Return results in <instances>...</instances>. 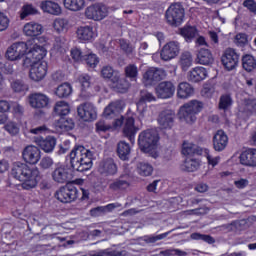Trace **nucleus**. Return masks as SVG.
<instances>
[{
  "instance_id": "c85d7f7f",
  "label": "nucleus",
  "mask_w": 256,
  "mask_h": 256,
  "mask_svg": "<svg viewBox=\"0 0 256 256\" xmlns=\"http://www.w3.org/2000/svg\"><path fill=\"white\" fill-rule=\"evenodd\" d=\"M193 93H195V89L187 82H182L177 87V97L179 99H189Z\"/></svg>"
},
{
  "instance_id": "338daca9",
  "label": "nucleus",
  "mask_w": 256,
  "mask_h": 256,
  "mask_svg": "<svg viewBox=\"0 0 256 256\" xmlns=\"http://www.w3.org/2000/svg\"><path fill=\"white\" fill-rule=\"evenodd\" d=\"M37 63L32 56H29L28 52L26 53L25 58L23 59V67H33Z\"/></svg>"
},
{
  "instance_id": "680f3d73",
  "label": "nucleus",
  "mask_w": 256,
  "mask_h": 256,
  "mask_svg": "<svg viewBox=\"0 0 256 256\" xmlns=\"http://www.w3.org/2000/svg\"><path fill=\"white\" fill-rule=\"evenodd\" d=\"M53 163V158L45 156L41 159L39 166L41 167V169L47 170L53 167Z\"/></svg>"
},
{
  "instance_id": "6e6d98bb",
  "label": "nucleus",
  "mask_w": 256,
  "mask_h": 256,
  "mask_svg": "<svg viewBox=\"0 0 256 256\" xmlns=\"http://www.w3.org/2000/svg\"><path fill=\"white\" fill-rule=\"evenodd\" d=\"M169 233L170 232H166L156 236H144L142 238V241H145L146 243H157V241H161V239H165L167 235H169Z\"/></svg>"
},
{
  "instance_id": "79ce46f5",
  "label": "nucleus",
  "mask_w": 256,
  "mask_h": 256,
  "mask_svg": "<svg viewBox=\"0 0 256 256\" xmlns=\"http://www.w3.org/2000/svg\"><path fill=\"white\" fill-rule=\"evenodd\" d=\"M242 67L247 71V73H251L256 68V60L252 55H245L242 58Z\"/></svg>"
},
{
  "instance_id": "f03ea898",
  "label": "nucleus",
  "mask_w": 256,
  "mask_h": 256,
  "mask_svg": "<svg viewBox=\"0 0 256 256\" xmlns=\"http://www.w3.org/2000/svg\"><path fill=\"white\" fill-rule=\"evenodd\" d=\"M95 154L85 148L83 145H78L70 152V163L75 171L83 173V171H89L93 167V160Z\"/></svg>"
},
{
  "instance_id": "20e7f679",
  "label": "nucleus",
  "mask_w": 256,
  "mask_h": 256,
  "mask_svg": "<svg viewBox=\"0 0 256 256\" xmlns=\"http://www.w3.org/2000/svg\"><path fill=\"white\" fill-rule=\"evenodd\" d=\"M123 172L118 178L112 180L108 185V189L112 193H127L131 189V183H133V175L127 164L123 165Z\"/></svg>"
},
{
  "instance_id": "4be33fe9",
  "label": "nucleus",
  "mask_w": 256,
  "mask_h": 256,
  "mask_svg": "<svg viewBox=\"0 0 256 256\" xmlns=\"http://www.w3.org/2000/svg\"><path fill=\"white\" fill-rule=\"evenodd\" d=\"M28 99L30 107H33V109H44L49 105V97L43 93L30 94Z\"/></svg>"
},
{
  "instance_id": "c756f323",
  "label": "nucleus",
  "mask_w": 256,
  "mask_h": 256,
  "mask_svg": "<svg viewBox=\"0 0 256 256\" xmlns=\"http://www.w3.org/2000/svg\"><path fill=\"white\" fill-rule=\"evenodd\" d=\"M207 77V70L203 67H196L190 72H188V81L192 83H199Z\"/></svg>"
},
{
  "instance_id": "0e129e2a",
  "label": "nucleus",
  "mask_w": 256,
  "mask_h": 256,
  "mask_svg": "<svg viewBox=\"0 0 256 256\" xmlns=\"http://www.w3.org/2000/svg\"><path fill=\"white\" fill-rule=\"evenodd\" d=\"M78 81L81 83L83 89H89L91 87V77L87 74L80 75Z\"/></svg>"
},
{
  "instance_id": "69168bd1",
  "label": "nucleus",
  "mask_w": 256,
  "mask_h": 256,
  "mask_svg": "<svg viewBox=\"0 0 256 256\" xmlns=\"http://www.w3.org/2000/svg\"><path fill=\"white\" fill-rule=\"evenodd\" d=\"M71 56L74 59V61H83V59L85 58L83 52H81V50L78 48H74L71 50Z\"/></svg>"
},
{
  "instance_id": "13d9d810",
  "label": "nucleus",
  "mask_w": 256,
  "mask_h": 256,
  "mask_svg": "<svg viewBox=\"0 0 256 256\" xmlns=\"http://www.w3.org/2000/svg\"><path fill=\"white\" fill-rule=\"evenodd\" d=\"M101 75L104 79H111L114 78L115 75H118L115 70H113V67L111 66H104L101 70Z\"/></svg>"
},
{
  "instance_id": "393cba45",
  "label": "nucleus",
  "mask_w": 256,
  "mask_h": 256,
  "mask_svg": "<svg viewBox=\"0 0 256 256\" xmlns=\"http://www.w3.org/2000/svg\"><path fill=\"white\" fill-rule=\"evenodd\" d=\"M151 101H155V96L151 92L142 90L140 92V99L137 103V109L140 112V115H143L144 111H146V103H151Z\"/></svg>"
},
{
  "instance_id": "cd10ccee",
  "label": "nucleus",
  "mask_w": 256,
  "mask_h": 256,
  "mask_svg": "<svg viewBox=\"0 0 256 256\" xmlns=\"http://www.w3.org/2000/svg\"><path fill=\"white\" fill-rule=\"evenodd\" d=\"M40 7L44 13H49L50 15H61V6L51 0L42 1Z\"/></svg>"
},
{
  "instance_id": "ea45409f",
  "label": "nucleus",
  "mask_w": 256,
  "mask_h": 256,
  "mask_svg": "<svg viewBox=\"0 0 256 256\" xmlns=\"http://www.w3.org/2000/svg\"><path fill=\"white\" fill-rule=\"evenodd\" d=\"M55 93L60 99H65L73 93V87H71V84L69 83H63L57 87Z\"/></svg>"
},
{
  "instance_id": "2eb2a0df",
  "label": "nucleus",
  "mask_w": 256,
  "mask_h": 256,
  "mask_svg": "<svg viewBox=\"0 0 256 256\" xmlns=\"http://www.w3.org/2000/svg\"><path fill=\"white\" fill-rule=\"evenodd\" d=\"M22 157L25 163L37 165L41 159V150L37 146H26L22 152Z\"/></svg>"
},
{
  "instance_id": "c03bdc74",
  "label": "nucleus",
  "mask_w": 256,
  "mask_h": 256,
  "mask_svg": "<svg viewBox=\"0 0 256 256\" xmlns=\"http://www.w3.org/2000/svg\"><path fill=\"white\" fill-rule=\"evenodd\" d=\"M4 130H6L12 137H15V135H19V124L12 120H6L4 122Z\"/></svg>"
},
{
  "instance_id": "e2e57ef3",
  "label": "nucleus",
  "mask_w": 256,
  "mask_h": 256,
  "mask_svg": "<svg viewBox=\"0 0 256 256\" xmlns=\"http://www.w3.org/2000/svg\"><path fill=\"white\" fill-rule=\"evenodd\" d=\"M119 45L122 51L126 53V55H131V53H133V46L129 44L127 40L125 39L119 40Z\"/></svg>"
},
{
  "instance_id": "39448f33",
  "label": "nucleus",
  "mask_w": 256,
  "mask_h": 256,
  "mask_svg": "<svg viewBox=\"0 0 256 256\" xmlns=\"http://www.w3.org/2000/svg\"><path fill=\"white\" fill-rule=\"evenodd\" d=\"M201 111H203V102L191 100L180 108V119L189 125H193V123L197 121V115L201 113Z\"/></svg>"
},
{
  "instance_id": "5701e85b",
  "label": "nucleus",
  "mask_w": 256,
  "mask_h": 256,
  "mask_svg": "<svg viewBox=\"0 0 256 256\" xmlns=\"http://www.w3.org/2000/svg\"><path fill=\"white\" fill-rule=\"evenodd\" d=\"M229 143V137L223 130H218L213 137V147L215 151H224Z\"/></svg>"
},
{
  "instance_id": "7c9ffc66",
  "label": "nucleus",
  "mask_w": 256,
  "mask_h": 256,
  "mask_svg": "<svg viewBox=\"0 0 256 256\" xmlns=\"http://www.w3.org/2000/svg\"><path fill=\"white\" fill-rule=\"evenodd\" d=\"M23 31L27 37H37L43 33V26L35 22H30L24 25Z\"/></svg>"
},
{
  "instance_id": "6e6552de",
  "label": "nucleus",
  "mask_w": 256,
  "mask_h": 256,
  "mask_svg": "<svg viewBox=\"0 0 256 256\" xmlns=\"http://www.w3.org/2000/svg\"><path fill=\"white\" fill-rule=\"evenodd\" d=\"M55 197L60 203H73L79 197V190L73 185H66L56 191Z\"/></svg>"
},
{
  "instance_id": "1a4fd4ad",
  "label": "nucleus",
  "mask_w": 256,
  "mask_h": 256,
  "mask_svg": "<svg viewBox=\"0 0 256 256\" xmlns=\"http://www.w3.org/2000/svg\"><path fill=\"white\" fill-rule=\"evenodd\" d=\"M167 77V71L163 68H149L143 75L145 85H155Z\"/></svg>"
},
{
  "instance_id": "f257e3e1",
  "label": "nucleus",
  "mask_w": 256,
  "mask_h": 256,
  "mask_svg": "<svg viewBox=\"0 0 256 256\" xmlns=\"http://www.w3.org/2000/svg\"><path fill=\"white\" fill-rule=\"evenodd\" d=\"M11 175L14 179L22 181V189L29 191V189H35L39 179H41V172L37 167H29L25 163L17 162L13 165Z\"/></svg>"
},
{
  "instance_id": "a18cd8bd",
  "label": "nucleus",
  "mask_w": 256,
  "mask_h": 256,
  "mask_svg": "<svg viewBox=\"0 0 256 256\" xmlns=\"http://www.w3.org/2000/svg\"><path fill=\"white\" fill-rule=\"evenodd\" d=\"M137 172L142 177H149L153 173V166L149 163L140 162L137 165Z\"/></svg>"
},
{
  "instance_id": "423d86ee",
  "label": "nucleus",
  "mask_w": 256,
  "mask_h": 256,
  "mask_svg": "<svg viewBox=\"0 0 256 256\" xmlns=\"http://www.w3.org/2000/svg\"><path fill=\"white\" fill-rule=\"evenodd\" d=\"M165 18L171 27H179L185 19V8L181 3H173L166 10Z\"/></svg>"
},
{
  "instance_id": "aec40b11",
  "label": "nucleus",
  "mask_w": 256,
  "mask_h": 256,
  "mask_svg": "<svg viewBox=\"0 0 256 256\" xmlns=\"http://www.w3.org/2000/svg\"><path fill=\"white\" fill-rule=\"evenodd\" d=\"M157 121L162 129H171L175 123V111L164 110L160 112Z\"/></svg>"
},
{
  "instance_id": "a211bd4d",
  "label": "nucleus",
  "mask_w": 256,
  "mask_h": 256,
  "mask_svg": "<svg viewBox=\"0 0 256 256\" xmlns=\"http://www.w3.org/2000/svg\"><path fill=\"white\" fill-rule=\"evenodd\" d=\"M47 75V63L45 61L36 62L30 69V79L32 81H43Z\"/></svg>"
},
{
  "instance_id": "0eeeda50",
  "label": "nucleus",
  "mask_w": 256,
  "mask_h": 256,
  "mask_svg": "<svg viewBox=\"0 0 256 256\" xmlns=\"http://www.w3.org/2000/svg\"><path fill=\"white\" fill-rule=\"evenodd\" d=\"M84 15L92 21H103L109 15V9L103 3H94L85 9Z\"/></svg>"
},
{
  "instance_id": "dca6fc26",
  "label": "nucleus",
  "mask_w": 256,
  "mask_h": 256,
  "mask_svg": "<svg viewBox=\"0 0 256 256\" xmlns=\"http://www.w3.org/2000/svg\"><path fill=\"white\" fill-rule=\"evenodd\" d=\"M156 95L159 99H171L175 95V85L171 81H163L156 87Z\"/></svg>"
},
{
  "instance_id": "9d476101",
  "label": "nucleus",
  "mask_w": 256,
  "mask_h": 256,
  "mask_svg": "<svg viewBox=\"0 0 256 256\" xmlns=\"http://www.w3.org/2000/svg\"><path fill=\"white\" fill-rule=\"evenodd\" d=\"M180 51L181 44L177 41H170L163 46L160 57L162 61H171V59H175L179 55Z\"/></svg>"
},
{
  "instance_id": "de8ad7c7",
  "label": "nucleus",
  "mask_w": 256,
  "mask_h": 256,
  "mask_svg": "<svg viewBox=\"0 0 256 256\" xmlns=\"http://www.w3.org/2000/svg\"><path fill=\"white\" fill-rule=\"evenodd\" d=\"M233 105V99L229 94H224L219 99V109L222 111H228V109Z\"/></svg>"
},
{
  "instance_id": "412c9836",
  "label": "nucleus",
  "mask_w": 256,
  "mask_h": 256,
  "mask_svg": "<svg viewBox=\"0 0 256 256\" xmlns=\"http://www.w3.org/2000/svg\"><path fill=\"white\" fill-rule=\"evenodd\" d=\"M35 143L44 151V153H53L56 145H57V138L54 136H48L46 138L37 137L35 138Z\"/></svg>"
},
{
  "instance_id": "052dcab7",
  "label": "nucleus",
  "mask_w": 256,
  "mask_h": 256,
  "mask_svg": "<svg viewBox=\"0 0 256 256\" xmlns=\"http://www.w3.org/2000/svg\"><path fill=\"white\" fill-rule=\"evenodd\" d=\"M10 22L9 17L5 13L0 12V31H7Z\"/></svg>"
},
{
  "instance_id": "4468645a",
  "label": "nucleus",
  "mask_w": 256,
  "mask_h": 256,
  "mask_svg": "<svg viewBox=\"0 0 256 256\" xmlns=\"http://www.w3.org/2000/svg\"><path fill=\"white\" fill-rule=\"evenodd\" d=\"M221 61L227 71H233L239 65V54L234 49L228 48L222 55Z\"/></svg>"
},
{
  "instance_id": "a19ab883",
  "label": "nucleus",
  "mask_w": 256,
  "mask_h": 256,
  "mask_svg": "<svg viewBox=\"0 0 256 256\" xmlns=\"http://www.w3.org/2000/svg\"><path fill=\"white\" fill-rule=\"evenodd\" d=\"M71 109L69 108V104L65 101H59L55 104L54 113L59 117H65L69 115Z\"/></svg>"
},
{
  "instance_id": "3c124183",
  "label": "nucleus",
  "mask_w": 256,
  "mask_h": 256,
  "mask_svg": "<svg viewBox=\"0 0 256 256\" xmlns=\"http://www.w3.org/2000/svg\"><path fill=\"white\" fill-rule=\"evenodd\" d=\"M11 89L15 93H22L23 91H28L29 86H27V84L23 83L22 80H14L11 82Z\"/></svg>"
},
{
  "instance_id": "ddd939ff",
  "label": "nucleus",
  "mask_w": 256,
  "mask_h": 256,
  "mask_svg": "<svg viewBox=\"0 0 256 256\" xmlns=\"http://www.w3.org/2000/svg\"><path fill=\"white\" fill-rule=\"evenodd\" d=\"M118 171L119 168L113 158L102 160L98 166V173L103 175V177H114V175H117Z\"/></svg>"
},
{
  "instance_id": "603ef678",
  "label": "nucleus",
  "mask_w": 256,
  "mask_h": 256,
  "mask_svg": "<svg viewBox=\"0 0 256 256\" xmlns=\"http://www.w3.org/2000/svg\"><path fill=\"white\" fill-rule=\"evenodd\" d=\"M65 47H67V39L63 36H57L54 40V49L56 51H60V53H63L65 51Z\"/></svg>"
},
{
  "instance_id": "6ab92c4d",
  "label": "nucleus",
  "mask_w": 256,
  "mask_h": 256,
  "mask_svg": "<svg viewBox=\"0 0 256 256\" xmlns=\"http://www.w3.org/2000/svg\"><path fill=\"white\" fill-rule=\"evenodd\" d=\"M121 111H123V101L115 100L105 107L103 116L105 119H115L119 117Z\"/></svg>"
},
{
  "instance_id": "f8f14e48",
  "label": "nucleus",
  "mask_w": 256,
  "mask_h": 256,
  "mask_svg": "<svg viewBox=\"0 0 256 256\" xmlns=\"http://www.w3.org/2000/svg\"><path fill=\"white\" fill-rule=\"evenodd\" d=\"M27 53V43L16 42L8 47L6 51V58L9 61H17Z\"/></svg>"
},
{
  "instance_id": "bb28decb",
  "label": "nucleus",
  "mask_w": 256,
  "mask_h": 256,
  "mask_svg": "<svg viewBox=\"0 0 256 256\" xmlns=\"http://www.w3.org/2000/svg\"><path fill=\"white\" fill-rule=\"evenodd\" d=\"M182 155L192 157V155H203V148L197 144L185 141L182 145Z\"/></svg>"
},
{
  "instance_id": "09e8293b",
  "label": "nucleus",
  "mask_w": 256,
  "mask_h": 256,
  "mask_svg": "<svg viewBox=\"0 0 256 256\" xmlns=\"http://www.w3.org/2000/svg\"><path fill=\"white\" fill-rule=\"evenodd\" d=\"M37 13H39V11L37 8L33 7V5H24L20 11V19H25L29 17V15H37Z\"/></svg>"
},
{
  "instance_id": "37998d69",
  "label": "nucleus",
  "mask_w": 256,
  "mask_h": 256,
  "mask_svg": "<svg viewBox=\"0 0 256 256\" xmlns=\"http://www.w3.org/2000/svg\"><path fill=\"white\" fill-rule=\"evenodd\" d=\"M56 127H59L62 131H71V129L75 127V124L72 119L61 116L60 119L57 120Z\"/></svg>"
},
{
  "instance_id": "2f4dec72",
  "label": "nucleus",
  "mask_w": 256,
  "mask_h": 256,
  "mask_svg": "<svg viewBox=\"0 0 256 256\" xmlns=\"http://www.w3.org/2000/svg\"><path fill=\"white\" fill-rule=\"evenodd\" d=\"M198 63L200 65H213L215 58H213V54L211 50L201 48L197 54Z\"/></svg>"
},
{
  "instance_id": "f704fd0d",
  "label": "nucleus",
  "mask_w": 256,
  "mask_h": 256,
  "mask_svg": "<svg viewBox=\"0 0 256 256\" xmlns=\"http://www.w3.org/2000/svg\"><path fill=\"white\" fill-rule=\"evenodd\" d=\"M65 9L68 11H83L85 9V0H63Z\"/></svg>"
},
{
  "instance_id": "f3484780",
  "label": "nucleus",
  "mask_w": 256,
  "mask_h": 256,
  "mask_svg": "<svg viewBox=\"0 0 256 256\" xmlns=\"http://www.w3.org/2000/svg\"><path fill=\"white\" fill-rule=\"evenodd\" d=\"M77 111L79 117L83 119V121H93L94 119H97V111L95 110V106L89 102L80 105Z\"/></svg>"
},
{
  "instance_id": "e433bc0d",
  "label": "nucleus",
  "mask_w": 256,
  "mask_h": 256,
  "mask_svg": "<svg viewBox=\"0 0 256 256\" xmlns=\"http://www.w3.org/2000/svg\"><path fill=\"white\" fill-rule=\"evenodd\" d=\"M29 57H32L36 62H41V59L47 55V50L41 45L35 44L29 51Z\"/></svg>"
},
{
  "instance_id": "4c0bfd02",
  "label": "nucleus",
  "mask_w": 256,
  "mask_h": 256,
  "mask_svg": "<svg viewBox=\"0 0 256 256\" xmlns=\"http://www.w3.org/2000/svg\"><path fill=\"white\" fill-rule=\"evenodd\" d=\"M201 167V162L195 158H186L184 163L181 165L182 171H186L187 173H193L197 171Z\"/></svg>"
},
{
  "instance_id": "b1692460",
  "label": "nucleus",
  "mask_w": 256,
  "mask_h": 256,
  "mask_svg": "<svg viewBox=\"0 0 256 256\" xmlns=\"http://www.w3.org/2000/svg\"><path fill=\"white\" fill-rule=\"evenodd\" d=\"M239 159L242 165H246L248 167H256V149H247L241 153Z\"/></svg>"
},
{
  "instance_id": "473e14b6",
  "label": "nucleus",
  "mask_w": 256,
  "mask_h": 256,
  "mask_svg": "<svg viewBox=\"0 0 256 256\" xmlns=\"http://www.w3.org/2000/svg\"><path fill=\"white\" fill-rule=\"evenodd\" d=\"M117 154L122 161H129V157L131 156V146L129 143L120 141L117 144Z\"/></svg>"
},
{
  "instance_id": "a878e982",
  "label": "nucleus",
  "mask_w": 256,
  "mask_h": 256,
  "mask_svg": "<svg viewBox=\"0 0 256 256\" xmlns=\"http://www.w3.org/2000/svg\"><path fill=\"white\" fill-rule=\"evenodd\" d=\"M123 133L125 137H128L129 141L133 143L135 141V134L137 133V127H135V119L128 117L125 121Z\"/></svg>"
},
{
  "instance_id": "58836bf2",
  "label": "nucleus",
  "mask_w": 256,
  "mask_h": 256,
  "mask_svg": "<svg viewBox=\"0 0 256 256\" xmlns=\"http://www.w3.org/2000/svg\"><path fill=\"white\" fill-rule=\"evenodd\" d=\"M112 81L113 83L116 82V85L114 87L116 91H118V93H127V90L129 89V87H131V84L129 83V81H127V79H119V75L117 74H115L114 78H112Z\"/></svg>"
},
{
  "instance_id": "c9c22d12",
  "label": "nucleus",
  "mask_w": 256,
  "mask_h": 256,
  "mask_svg": "<svg viewBox=\"0 0 256 256\" xmlns=\"http://www.w3.org/2000/svg\"><path fill=\"white\" fill-rule=\"evenodd\" d=\"M180 35L184 37L185 41L187 43H191L197 35H199V32L197 31V28L195 26H184L183 28L180 29Z\"/></svg>"
},
{
  "instance_id": "72a5a7b5",
  "label": "nucleus",
  "mask_w": 256,
  "mask_h": 256,
  "mask_svg": "<svg viewBox=\"0 0 256 256\" xmlns=\"http://www.w3.org/2000/svg\"><path fill=\"white\" fill-rule=\"evenodd\" d=\"M77 37L79 41H92L95 37V32H93V27L83 26L77 29Z\"/></svg>"
},
{
  "instance_id": "4d7b16f0",
  "label": "nucleus",
  "mask_w": 256,
  "mask_h": 256,
  "mask_svg": "<svg viewBox=\"0 0 256 256\" xmlns=\"http://www.w3.org/2000/svg\"><path fill=\"white\" fill-rule=\"evenodd\" d=\"M83 60L86 61V64L92 68L97 67V64L99 63V58H97V55L95 54H88L84 56Z\"/></svg>"
},
{
  "instance_id": "774afa93",
  "label": "nucleus",
  "mask_w": 256,
  "mask_h": 256,
  "mask_svg": "<svg viewBox=\"0 0 256 256\" xmlns=\"http://www.w3.org/2000/svg\"><path fill=\"white\" fill-rule=\"evenodd\" d=\"M243 7H246V9H249L251 13H256L255 0H245L243 2Z\"/></svg>"
},
{
  "instance_id": "5fc2aeb1",
  "label": "nucleus",
  "mask_w": 256,
  "mask_h": 256,
  "mask_svg": "<svg viewBox=\"0 0 256 256\" xmlns=\"http://www.w3.org/2000/svg\"><path fill=\"white\" fill-rule=\"evenodd\" d=\"M245 113H256V99H247L244 102Z\"/></svg>"
},
{
  "instance_id": "bf43d9fd",
  "label": "nucleus",
  "mask_w": 256,
  "mask_h": 256,
  "mask_svg": "<svg viewBox=\"0 0 256 256\" xmlns=\"http://www.w3.org/2000/svg\"><path fill=\"white\" fill-rule=\"evenodd\" d=\"M192 62H193V57L191 56V53L189 52L182 53L180 58V63L183 67H190Z\"/></svg>"
},
{
  "instance_id": "9b49d317",
  "label": "nucleus",
  "mask_w": 256,
  "mask_h": 256,
  "mask_svg": "<svg viewBox=\"0 0 256 256\" xmlns=\"http://www.w3.org/2000/svg\"><path fill=\"white\" fill-rule=\"evenodd\" d=\"M51 175L53 181L60 185L69 183L73 179V171L67 166L56 167Z\"/></svg>"
},
{
  "instance_id": "864d4df0",
  "label": "nucleus",
  "mask_w": 256,
  "mask_h": 256,
  "mask_svg": "<svg viewBox=\"0 0 256 256\" xmlns=\"http://www.w3.org/2000/svg\"><path fill=\"white\" fill-rule=\"evenodd\" d=\"M69 25V21L67 19L58 18L54 21L53 27L57 33H61L62 31H65Z\"/></svg>"
},
{
  "instance_id": "8fccbe9b",
  "label": "nucleus",
  "mask_w": 256,
  "mask_h": 256,
  "mask_svg": "<svg viewBox=\"0 0 256 256\" xmlns=\"http://www.w3.org/2000/svg\"><path fill=\"white\" fill-rule=\"evenodd\" d=\"M125 75L131 81H137V76L139 75V70L135 64H129L125 67Z\"/></svg>"
},
{
  "instance_id": "7ed1b4c3",
  "label": "nucleus",
  "mask_w": 256,
  "mask_h": 256,
  "mask_svg": "<svg viewBox=\"0 0 256 256\" xmlns=\"http://www.w3.org/2000/svg\"><path fill=\"white\" fill-rule=\"evenodd\" d=\"M157 143H159V134L155 130H145L139 134L138 145L143 153H147L150 157L157 159Z\"/></svg>"
},
{
  "instance_id": "49530a36",
  "label": "nucleus",
  "mask_w": 256,
  "mask_h": 256,
  "mask_svg": "<svg viewBox=\"0 0 256 256\" xmlns=\"http://www.w3.org/2000/svg\"><path fill=\"white\" fill-rule=\"evenodd\" d=\"M190 238L193 239L194 241H204L205 243H208L209 245H213L215 243V238L211 235L207 234H201V233H192L190 235Z\"/></svg>"
}]
</instances>
